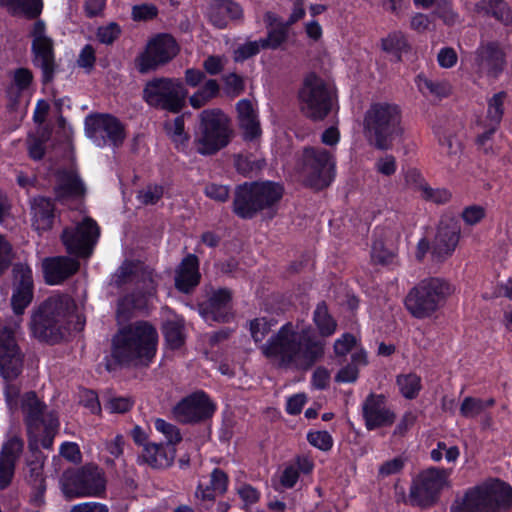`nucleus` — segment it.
Wrapping results in <instances>:
<instances>
[{"mask_svg":"<svg viewBox=\"0 0 512 512\" xmlns=\"http://www.w3.org/2000/svg\"><path fill=\"white\" fill-rule=\"evenodd\" d=\"M325 344L310 326L298 331L287 322L260 346V350L278 367L309 369L323 357Z\"/></svg>","mask_w":512,"mask_h":512,"instance_id":"obj_1","label":"nucleus"},{"mask_svg":"<svg viewBox=\"0 0 512 512\" xmlns=\"http://www.w3.org/2000/svg\"><path fill=\"white\" fill-rule=\"evenodd\" d=\"M158 333L147 321H136L117 332L112 339V358L121 365L147 366L156 353Z\"/></svg>","mask_w":512,"mask_h":512,"instance_id":"obj_2","label":"nucleus"},{"mask_svg":"<svg viewBox=\"0 0 512 512\" xmlns=\"http://www.w3.org/2000/svg\"><path fill=\"white\" fill-rule=\"evenodd\" d=\"M283 194V186L276 182H245L234 190L232 211L245 220L257 216L270 220L276 216Z\"/></svg>","mask_w":512,"mask_h":512,"instance_id":"obj_3","label":"nucleus"},{"mask_svg":"<svg viewBox=\"0 0 512 512\" xmlns=\"http://www.w3.org/2000/svg\"><path fill=\"white\" fill-rule=\"evenodd\" d=\"M74 309L75 303L68 295L47 298L32 311L30 327L33 336L48 344L59 343L69 330L67 319Z\"/></svg>","mask_w":512,"mask_h":512,"instance_id":"obj_4","label":"nucleus"},{"mask_svg":"<svg viewBox=\"0 0 512 512\" xmlns=\"http://www.w3.org/2000/svg\"><path fill=\"white\" fill-rule=\"evenodd\" d=\"M404 132L402 114L398 105L388 102L372 103L363 118V133L370 145L388 150L395 138Z\"/></svg>","mask_w":512,"mask_h":512,"instance_id":"obj_5","label":"nucleus"},{"mask_svg":"<svg viewBox=\"0 0 512 512\" xmlns=\"http://www.w3.org/2000/svg\"><path fill=\"white\" fill-rule=\"evenodd\" d=\"M19 321H0V375L6 381L5 396L10 407L16 405L20 386L13 383L23 371L24 353L15 337Z\"/></svg>","mask_w":512,"mask_h":512,"instance_id":"obj_6","label":"nucleus"},{"mask_svg":"<svg viewBox=\"0 0 512 512\" xmlns=\"http://www.w3.org/2000/svg\"><path fill=\"white\" fill-rule=\"evenodd\" d=\"M453 285L444 278L429 277L415 285L405 297V307L417 318L430 317L454 293Z\"/></svg>","mask_w":512,"mask_h":512,"instance_id":"obj_7","label":"nucleus"},{"mask_svg":"<svg viewBox=\"0 0 512 512\" xmlns=\"http://www.w3.org/2000/svg\"><path fill=\"white\" fill-rule=\"evenodd\" d=\"M512 506V487L494 479L468 490L461 502H455L450 512H499Z\"/></svg>","mask_w":512,"mask_h":512,"instance_id":"obj_8","label":"nucleus"},{"mask_svg":"<svg viewBox=\"0 0 512 512\" xmlns=\"http://www.w3.org/2000/svg\"><path fill=\"white\" fill-rule=\"evenodd\" d=\"M193 144L204 156L214 155L231 141L233 131L228 117L220 109L203 110Z\"/></svg>","mask_w":512,"mask_h":512,"instance_id":"obj_9","label":"nucleus"},{"mask_svg":"<svg viewBox=\"0 0 512 512\" xmlns=\"http://www.w3.org/2000/svg\"><path fill=\"white\" fill-rule=\"evenodd\" d=\"M334 97L332 87L313 72L305 76L298 91L300 110L313 121L324 120L329 115Z\"/></svg>","mask_w":512,"mask_h":512,"instance_id":"obj_10","label":"nucleus"},{"mask_svg":"<svg viewBox=\"0 0 512 512\" xmlns=\"http://www.w3.org/2000/svg\"><path fill=\"white\" fill-rule=\"evenodd\" d=\"M187 91L180 79L155 77L146 82L142 99L151 107L178 113L185 106Z\"/></svg>","mask_w":512,"mask_h":512,"instance_id":"obj_11","label":"nucleus"},{"mask_svg":"<svg viewBox=\"0 0 512 512\" xmlns=\"http://www.w3.org/2000/svg\"><path fill=\"white\" fill-rule=\"evenodd\" d=\"M61 483L64 494L69 498L98 496L105 490L103 472L94 464L66 470Z\"/></svg>","mask_w":512,"mask_h":512,"instance_id":"obj_12","label":"nucleus"},{"mask_svg":"<svg viewBox=\"0 0 512 512\" xmlns=\"http://www.w3.org/2000/svg\"><path fill=\"white\" fill-rule=\"evenodd\" d=\"M334 160L323 148L306 147L302 153V174L307 186L321 190L330 185L334 177Z\"/></svg>","mask_w":512,"mask_h":512,"instance_id":"obj_13","label":"nucleus"},{"mask_svg":"<svg viewBox=\"0 0 512 512\" xmlns=\"http://www.w3.org/2000/svg\"><path fill=\"white\" fill-rule=\"evenodd\" d=\"M99 236L100 228L96 221L85 217L76 225L63 229L60 238L67 253L78 260L92 255Z\"/></svg>","mask_w":512,"mask_h":512,"instance_id":"obj_14","label":"nucleus"},{"mask_svg":"<svg viewBox=\"0 0 512 512\" xmlns=\"http://www.w3.org/2000/svg\"><path fill=\"white\" fill-rule=\"evenodd\" d=\"M32 37V63L42 73V83L47 85L54 79L58 65L55 61L54 42L46 35V26L42 20H37L30 32Z\"/></svg>","mask_w":512,"mask_h":512,"instance_id":"obj_15","label":"nucleus"},{"mask_svg":"<svg viewBox=\"0 0 512 512\" xmlns=\"http://www.w3.org/2000/svg\"><path fill=\"white\" fill-rule=\"evenodd\" d=\"M449 472L446 469L431 467L421 472L413 481L409 502L413 506L429 507L436 503L440 491L448 483Z\"/></svg>","mask_w":512,"mask_h":512,"instance_id":"obj_16","label":"nucleus"},{"mask_svg":"<svg viewBox=\"0 0 512 512\" xmlns=\"http://www.w3.org/2000/svg\"><path fill=\"white\" fill-rule=\"evenodd\" d=\"M178 52V44L171 35H157L148 42L146 49L135 58V67L141 74L155 71L170 62Z\"/></svg>","mask_w":512,"mask_h":512,"instance_id":"obj_17","label":"nucleus"},{"mask_svg":"<svg viewBox=\"0 0 512 512\" xmlns=\"http://www.w3.org/2000/svg\"><path fill=\"white\" fill-rule=\"evenodd\" d=\"M85 129L87 136L100 147L107 143H111L114 147H120L125 139L123 124L109 114L87 117Z\"/></svg>","mask_w":512,"mask_h":512,"instance_id":"obj_18","label":"nucleus"},{"mask_svg":"<svg viewBox=\"0 0 512 512\" xmlns=\"http://www.w3.org/2000/svg\"><path fill=\"white\" fill-rule=\"evenodd\" d=\"M34 297V281L31 268L25 263L12 267L11 306L16 316H21Z\"/></svg>","mask_w":512,"mask_h":512,"instance_id":"obj_19","label":"nucleus"},{"mask_svg":"<svg viewBox=\"0 0 512 512\" xmlns=\"http://www.w3.org/2000/svg\"><path fill=\"white\" fill-rule=\"evenodd\" d=\"M215 410L214 404L204 392H196L173 409L175 418L182 423H196L210 418Z\"/></svg>","mask_w":512,"mask_h":512,"instance_id":"obj_20","label":"nucleus"},{"mask_svg":"<svg viewBox=\"0 0 512 512\" xmlns=\"http://www.w3.org/2000/svg\"><path fill=\"white\" fill-rule=\"evenodd\" d=\"M460 233L461 227L457 219L453 217L442 219L432 242V257L439 262L450 257L458 245Z\"/></svg>","mask_w":512,"mask_h":512,"instance_id":"obj_21","label":"nucleus"},{"mask_svg":"<svg viewBox=\"0 0 512 512\" xmlns=\"http://www.w3.org/2000/svg\"><path fill=\"white\" fill-rule=\"evenodd\" d=\"M474 64L480 74L497 78L505 68L506 55L498 43H482L475 52Z\"/></svg>","mask_w":512,"mask_h":512,"instance_id":"obj_22","label":"nucleus"},{"mask_svg":"<svg viewBox=\"0 0 512 512\" xmlns=\"http://www.w3.org/2000/svg\"><path fill=\"white\" fill-rule=\"evenodd\" d=\"M79 268V261L69 256L47 257L42 261L44 279L50 285L64 282L77 273Z\"/></svg>","mask_w":512,"mask_h":512,"instance_id":"obj_23","label":"nucleus"},{"mask_svg":"<svg viewBox=\"0 0 512 512\" xmlns=\"http://www.w3.org/2000/svg\"><path fill=\"white\" fill-rule=\"evenodd\" d=\"M143 282L142 293L152 295L155 293L152 273L143 268L138 262L124 261L112 278V284L120 288L125 284Z\"/></svg>","mask_w":512,"mask_h":512,"instance_id":"obj_24","label":"nucleus"},{"mask_svg":"<svg viewBox=\"0 0 512 512\" xmlns=\"http://www.w3.org/2000/svg\"><path fill=\"white\" fill-rule=\"evenodd\" d=\"M362 411L368 430L390 426L396 418L395 414L386 408L383 395H368L364 401Z\"/></svg>","mask_w":512,"mask_h":512,"instance_id":"obj_25","label":"nucleus"},{"mask_svg":"<svg viewBox=\"0 0 512 512\" xmlns=\"http://www.w3.org/2000/svg\"><path fill=\"white\" fill-rule=\"evenodd\" d=\"M24 441L19 436L10 437L0 451V489L7 488L14 476L15 465L23 452Z\"/></svg>","mask_w":512,"mask_h":512,"instance_id":"obj_26","label":"nucleus"},{"mask_svg":"<svg viewBox=\"0 0 512 512\" xmlns=\"http://www.w3.org/2000/svg\"><path fill=\"white\" fill-rule=\"evenodd\" d=\"M231 301V292L228 289H219L204 302L199 304L200 314L207 321L220 323L229 322L231 314L228 306Z\"/></svg>","mask_w":512,"mask_h":512,"instance_id":"obj_27","label":"nucleus"},{"mask_svg":"<svg viewBox=\"0 0 512 512\" xmlns=\"http://www.w3.org/2000/svg\"><path fill=\"white\" fill-rule=\"evenodd\" d=\"M239 128L246 141H253L261 136L262 130L258 118V112L253 103L248 99H242L236 104Z\"/></svg>","mask_w":512,"mask_h":512,"instance_id":"obj_28","label":"nucleus"},{"mask_svg":"<svg viewBox=\"0 0 512 512\" xmlns=\"http://www.w3.org/2000/svg\"><path fill=\"white\" fill-rule=\"evenodd\" d=\"M400 237L398 230L381 229L372 244L371 257L375 263L386 265L395 257V244Z\"/></svg>","mask_w":512,"mask_h":512,"instance_id":"obj_29","label":"nucleus"},{"mask_svg":"<svg viewBox=\"0 0 512 512\" xmlns=\"http://www.w3.org/2000/svg\"><path fill=\"white\" fill-rule=\"evenodd\" d=\"M46 405L37 397L34 391L27 392L22 398L24 421L29 434L44 425L48 416L53 412L44 413Z\"/></svg>","mask_w":512,"mask_h":512,"instance_id":"obj_30","label":"nucleus"},{"mask_svg":"<svg viewBox=\"0 0 512 512\" xmlns=\"http://www.w3.org/2000/svg\"><path fill=\"white\" fill-rule=\"evenodd\" d=\"M200 277L199 260L196 255L189 254L176 270L175 287L183 293H189L199 284Z\"/></svg>","mask_w":512,"mask_h":512,"instance_id":"obj_31","label":"nucleus"},{"mask_svg":"<svg viewBox=\"0 0 512 512\" xmlns=\"http://www.w3.org/2000/svg\"><path fill=\"white\" fill-rule=\"evenodd\" d=\"M176 450L171 443H148L141 453L142 460L152 468L164 469L172 465Z\"/></svg>","mask_w":512,"mask_h":512,"instance_id":"obj_32","label":"nucleus"},{"mask_svg":"<svg viewBox=\"0 0 512 512\" xmlns=\"http://www.w3.org/2000/svg\"><path fill=\"white\" fill-rule=\"evenodd\" d=\"M208 15L211 23L215 27L222 29L226 27L228 19H240L243 15V10L239 4L231 0H212Z\"/></svg>","mask_w":512,"mask_h":512,"instance_id":"obj_33","label":"nucleus"},{"mask_svg":"<svg viewBox=\"0 0 512 512\" xmlns=\"http://www.w3.org/2000/svg\"><path fill=\"white\" fill-rule=\"evenodd\" d=\"M55 206L51 199L46 197H35L31 201V213L33 226L38 231L51 229L54 222Z\"/></svg>","mask_w":512,"mask_h":512,"instance_id":"obj_34","label":"nucleus"},{"mask_svg":"<svg viewBox=\"0 0 512 512\" xmlns=\"http://www.w3.org/2000/svg\"><path fill=\"white\" fill-rule=\"evenodd\" d=\"M58 198L82 197L86 189L79 176L72 171H64L58 177V184L55 187Z\"/></svg>","mask_w":512,"mask_h":512,"instance_id":"obj_35","label":"nucleus"},{"mask_svg":"<svg viewBox=\"0 0 512 512\" xmlns=\"http://www.w3.org/2000/svg\"><path fill=\"white\" fill-rule=\"evenodd\" d=\"M477 13L491 15L504 25L512 23V14L507 3L503 0H480L475 5Z\"/></svg>","mask_w":512,"mask_h":512,"instance_id":"obj_36","label":"nucleus"},{"mask_svg":"<svg viewBox=\"0 0 512 512\" xmlns=\"http://www.w3.org/2000/svg\"><path fill=\"white\" fill-rule=\"evenodd\" d=\"M313 322L319 333L317 336L321 340L333 335L337 328V322L330 314L325 301L317 304L313 313Z\"/></svg>","mask_w":512,"mask_h":512,"instance_id":"obj_37","label":"nucleus"},{"mask_svg":"<svg viewBox=\"0 0 512 512\" xmlns=\"http://www.w3.org/2000/svg\"><path fill=\"white\" fill-rule=\"evenodd\" d=\"M0 5L15 15L21 13L28 19L37 18L43 8L42 0H0Z\"/></svg>","mask_w":512,"mask_h":512,"instance_id":"obj_38","label":"nucleus"},{"mask_svg":"<svg viewBox=\"0 0 512 512\" xmlns=\"http://www.w3.org/2000/svg\"><path fill=\"white\" fill-rule=\"evenodd\" d=\"M146 296L148 294L141 293L140 296L135 294L127 295L118 301L116 318L119 324H123L131 317L133 309H141L146 305Z\"/></svg>","mask_w":512,"mask_h":512,"instance_id":"obj_39","label":"nucleus"},{"mask_svg":"<svg viewBox=\"0 0 512 512\" xmlns=\"http://www.w3.org/2000/svg\"><path fill=\"white\" fill-rule=\"evenodd\" d=\"M163 332L167 344L172 349H177L184 344V322L183 320H169L163 326Z\"/></svg>","mask_w":512,"mask_h":512,"instance_id":"obj_40","label":"nucleus"},{"mask_svg":"<svg viewBox=\"0 0 512 512\" xmlns=\"http://www.w3.org/2000/svg\"><path fill=\"white\" fill-rule=\"evenodd\" d=\"M219 89V84L215 79L207 80L204 86L189 98L191 106L196 109L203 107L218 95Z\"/></svg>","mask_w":512,"mask_h":512,"instance_id":"obj_41","label":"nucleus"},{"mask_svg":"<svg viewBox=\"0 0 512 512\" xmlns=\"http://www.w3.org/2000/svg\"><path fill=\"white\" fill-rule=\"evenodd\" d=\"M396 382L401 394L407 399L416 398L421 389V378L414 373L399 375Z\"/></svg>","mask_w":512,"mask_h":512,"instance_id":"obj_42","label":"nucleus"},{"mask_svg":"<svg viewBox=\"0 0 512 512\" xmlns=\"http://www.w3.org/2000/svg\"><path fill=\"white\" fill-rule=\"evenodd\" d=\"M288 27L279 23V27H274L268 31L267 37L260 39L262 49H278L288 38Z\"/></svg>","mask_w":512,"mask_h":512,"instance_id":"obj_43","label":"nucleus"},{"mask_svg":"<svg viewBox=\"0 0 512 512\" xmlns=\"http://www.w3.org/2000/svg\"><path fill=\"white\" fill-rule=\"evenodd\" d=\"M382 48L384 51L394 54L397 61H400V54L402 51H406L408 49V43L401 32H393L386 38L382 39Z\"/></svg>","mask_w":512,"mask_h":512,"instance_id":"obj_44","label":"nucleus"},{"mask_svg":"<svg viewBox=\"0 0 512 512\" xmlns=\"http://www.w3.org/2000/svg\"><path fill=\"white\" fill-rule=\"evenodd\" d=\"M507 94L504 91L496 93L493 97L488 101V111L487 118L490 123L499 125L504 113V100L506 99Z\"/></svg>","mask_w":512,"mask_h":512,"instance_id":"obj_45","label":"nucleus"},{"mask_svg":"<svg viewBox=\"0 0 512 512\" xmlns=\"http://www.w3.org/2000/svg\"><path fill=\"white\" fill-rule=\"evenodd\" d=\"M273 324L266 318H255L250 321L249 329L255 343H262L266 336L270 333Z\"/></svg>","mask_w":512,"mask_h":512,"instance_id":"obj_46","label":"nucleus"},{"mask_svg":"<svg viewBox=\"0 0 512 512\" xmlns=\"http://www.w3.org/2000/svg\"><path fill=\"white\" fill-rule=\"evenodd\" d=\"M224 89L228 96L237 97L245 90L243 77L236 73H229L223 77Z\"/></svg>","mask_w":512,"mask_h":512,"instance_id":"obj_47","label":"nucleus"},{"mask_svg":"<svg viewBox=\"0 0 512 512\" xmlns=\"http://www.w3.org/2000/svg\"><path fill=\"white\" fill-rule=\"evenodd\" d=\"M482 399L475 397H465L460 406V414L465 418H476L483 413Z\"/></svg>","mask_w":512,"mask_h":512,"instance_id":"obj_48","label":"nucleus"},{"mask_svg":"<svg viewBox=\"0 0 512 512\" xmlns=\"http://www.w3.org/2000/svg\"><path fill=\"white\" fill-rule=\"evenodd\" d=\"M165 127L175 143L184 144L188 141V135L184 132L183 116H178L173 122L166 123Z\"/></svg>","mask_w":512,"mask_h":512,"instance_id":"obj_49","label":"nucleus"},{"mask_svg":"<svg viewBox=\"0 0 512 512\" xmlns=\"http://www.w3.org/2000/svg\"><path fill=\"white\" fill-rule=\"evenodd\" d=\"M44 436L42 438L41 444L45 449H50L53 444V439L59 428V421L55 414H51L48 416L44 425Z\"/></svg>","mask_w":512,"mask_h":512,"instance_id":"obj_50","label":"nucleus"},{"mask_svg":"<svg viewBox=\"0 0 512 512\" xmlns=\"http://www.w3.org/2000/svg\"><path fill=\"white\" fill-rule=\"evenodd\" d=\"M434 14L447 25H453L458 18V15L452 9L451 2L447 0H438L436 2Z\"/></svg>","mask_w":512,"mask_h":512,"instance_id":"obj_51","label":"nucleus"},{"mask_svg":"<svg viewBox=\"0 0 512 512\" xmlns=\"http://www.w3.org/2000/svg\"><path fill=\"white\" fill-rule=\"evenodd\" d=\"M104 405L111 413H126L133 407L134 400L131 397H110Z\"/></svg>","mask_w":512,"mask_h":512,"instance_id":"obj_52","label":"nucleus"},{"mask_svg":"<svg viewBox=\"0 0 512 512\" xmlns=\"http://www.w3.org/2000/svg\"><path fill=\"white\" fill-rule=\"evenodd\" d=\"M155 428L166 436V443H171L173 446L180 442L182 439L179 429L175 425L170 424L162 419H156Z\"/></svg>","mask_w":512,"mask_h":512,"instance_id":"obj_53","label":"nucleus"},{"mask_svg":"<svg viewBox=\"0 0 512 512\" xmlns=\"http://www.w3.org/2000/svg\"><path fill=\"white\" fill-rule=\"evenodd\" d=\"M486 216V210L480 205H470L463 209L461 217L467 225H476Z\"/></svg>","mask_w":512,"mask_h":512,"instance_id":"obj_54","label":"nucleus"},{"mask_svg":"<svg viewBox=\"0 0 512 512\" xmlns=\"http://www.w3.org/2000/svg\"><path fill=\"white\" fill-rule=\"evenodd\" d=\"M308 442L323 451L331 449L333 440L327 431L310 432L307 435Z\"/></svg>","mask_w":512,"mask_h":512,"instance_id":"obj_55","label":"nucleus"},{"mask_svg":"<svg viewBox=\"0 0 512 512\" xmlns=\"http://www.w3.org/2000/svg\"><path fill=\"white\" fill-rule=\"evenodd\" d=\"M13 260V250L11 244L0 235V276H2L11 266Z\"/></svg>","mask_w":512,"mask_h":512,"instance_id":"obj_56","label":"nucleus"},{"mask_svg":"<svg viewBox=\"0 0 512 512\" xmlns=\"http://www.w3.org/2000/svg\"><path fill=\"white\" fill-rule=\"evenodd\" d=\"M120 28L116 23H110L107 26L99 27L97 38L103 44H112L120 35Z\"/></svg>","mask_w":512,"mask_h":512,"instance_id":"obj_57","label":"nucleus"},{"mask_svg":"<svg viewBox=\"0 0 512 512\" xmlns=\"http://www.w3.org/2000/svg\"><path fill=\"white\" fill-rule=\"evenodd\" d=\"M261 43L259 41L247 42L235 50V61H244L250 57L255 56L259 53Z\"/></svg>","mask_w":512,"mask_h":512,"instance_id":"obj_58","label":"nucleus"},{"mask_svg":"<svg viewBox=\"0 0 512 512\" xmlns=\"http://www.w3.org/2000/svg\"><path fill=\"white\" fill-rule=\"evenodd\" d=\"M204 193L210 199L218 202H226L229 199V188L225 185L207 184Z\"/></svg>","mask_w":512,"mask_h":512,"instance_id":"obj_59","label":"nucleus"},{"mask_svg":"<svg viewBox=\"0 0 512 512\" xmlns=\"http://www.w3.org/2000/svg\"><path fill=\"white\" fill-rule=\"evenodd\" d=\"M423 195L426 200H430L436 204L447 203L451 199V193L447 189L424 188Z\"/></svg>","mask_w":512,"mask_h":512,"instance_id":"obj_60","label":"nucleus"},{"mask_svg":"<svg viewBox=\"0 0 512 512\" xmlns=\"http://www.w3.org/2000/svg\"><path fill=\"white\" fill-rule=\"evenodd\" d=\"M358 375V368L349 363L338 371L335 375V381L338 383H352L358 379Z\"/></svg>","mask_w":512,"mask_h":512,"instance_id":"obj_61","label":"nucleus"},{"mask_svg":"<svg viewBox=\"0 0 512 512\" xmlns=\"http://www.w3.org/2000/svg\"><path fill=\"white\" fill-rule=\"evenodd\" d=\"M95 61H96L95 50L91 45L88 44L82 49V51L79 55V58L77 60V64L79 67H82V68L87 69L88 71H91L92 68L94 67Z\"/></svg>","mask_w":512,"mask_h":512,"instance_id":"obj_62","label":"nucleus"},{"mask_svg":"<svg viewBox=\"0 0 512 512\" xmlns=\"http://www.w3.org/2000/svg\"><path fill=\"white\" fill-rule=\"evenodd\" d=\"M163 195L162 186H148L140 192L139 198L143 204H155Z\"/></svg>","mask_w":512,"mask_h":512,"instance_id":"obj_63","label":"nucleus"},{"mask_svg":"<svg viewBox=\"0 0 512 512\" xmlns=\"http://www.w3.org/2000/svg\"><path fill=\"white\" fill-rule=\"evenodd\" d=\"M225 59L221 56L211 55L203 62L205 71L210 75H217L224 69Z\"/></svg>","mask_w":512,"mask_h":512,"instance_id":"obj_64","label":"nucleus"}]
</instances>
